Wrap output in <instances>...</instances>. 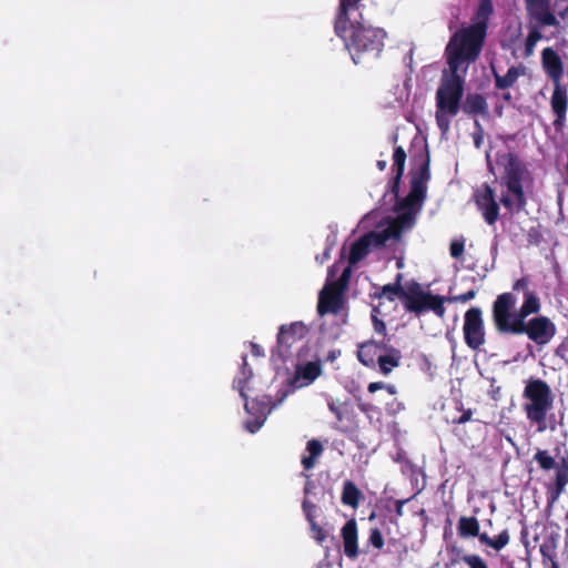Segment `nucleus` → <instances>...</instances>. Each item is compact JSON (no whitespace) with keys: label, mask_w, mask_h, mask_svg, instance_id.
<instances>
[{"label":"nucleus","mask_w":568,"mask_h":568,"mask_svg":"<svg viewBox=\"0 0 568 568\" xmlns=\"http://www.w3.org/2000/svg\"><path fill=\"white\" fill-rule=\"evenodd\" d=\"M429 178L428 162H425L417 171L412 173L409 194L397 204L396 217L379 221L373 231L351 245L349 265L358 263L372 250L385 245L388 241L397 240L403 231L413 226L420 210ZM339 268V264L336 263L329 270L326 284L320 293L317 312L321 316L325 314L344 316L343 288L351 276V266L344 267L341 277L335 280Z\"/></svg>","instance_id":"1"},{"label":"nucleus","mask_w":568,"mask_h":568,"mask_svg":"<svg viewBox=\"0 0 568 568\" xmlns=\"http://www.w3.org/2000/svg\"><path fill=\"white\" fill-rule=\"evenodd\" d=\"M514 293L497 296L493 306V318L501 333L526 334L538 345L548 344L556 334V325L546 316L526 318L540 311V300L530 288L526 277L517 280L513 285Z\"/></svg>","instance_id":"2"},{"label":"nucleus","mask_w":568,"mask_h":568,"mask_svg":"<svg viewBox=\"0 0 568 568\" xmlns=\"http://www.w3.org/2000/svg\"><path fill=\"white\" fill-rule=\"evenodd\" d=\"M483 27L474 29L470 43L465 51L463 33L450 40L446 52L449 69L443 73L439 87L436 91V123L442 134L448 133L450 122L462 109L464 92V75L470 62L479 54V41L483 37Z\"/></svg>","instance_id":"3"},{"label":"nucleus","mask_w":568,"mask_h":568,"mask_svg":"<svg viewBox=\"0 0 568 568\" xmlns=\"http://www.w3.org/2000/svg\"><path fill=\"white\" fill-rule=\"evenodd\" d=\"M497 166L501 171L496 179V187L484 185L475 194L478 210L484 220L493 225L499 216V205L496 200L510 213L519 212L526 204L523 182L527 175L524 163L513 153L498 156Z\"/></svg>","instance_id":"4"},{"label":"nucleus","mask_w":568,"mask_h":568,"mask_svg":"<svg viewBox=\"0 0 568 568\" xmlns=\"http://www.w3.org/2000/svg\"><path fill=\"white\" fill-rule=\"evenodd\" d=\"M362 0H341L335 19V32L344 41L355 64L364 55L377 57L386 33L368 24L364 18Z\"/></svg>","instance_id":"5"},{"label":"nucleus","mask_w":568,"mask_h":568,"mask_svg":"<svg viewBox=\"0 0 568 568\" xmlns=\"http://www.w3.org/2000/svg\"><path fill=\"white\" fill-rule=\"evenodd\" d=\"M320 373V365L317 363L310 362L306 365L297 367L296 375L292 381V384L285 385L278 390V398L276 402H272L270 396H265L263 399L248 400L247 393L251 388L247 383L253 374L252 371L247 368L246 357L244 356L243 366L233 384L234 388L239 390L241 397L244 399V409L250 416L244 422V428L252 434L256 433L264 425L267 415L272 409L282 404L288 394L295 388H301L313 383Z\"/></svg>","instance_id":"6"},{"label":"nucleus","mask_w":568,"mask_h":568,"mask_svg":"<svg viewBox=\"0 0 568 568\" xmlns=\"http://www.w3.org/2000/svg\"><path fill=\"white\" fill-rule=\"evenodd\" d=\"M555 394L550 386L540 378L525 382L521 408L531 426L544 433L554 423Z\"/></svg>","instance_id":"7"},{"label":"nucleus","mask_w":568,"mask_h":568,"mask_svg":"<svg viewBox=\"0 0 568 568\" xmlns=\"http://www.w3.org/2000/svg\"><path fill=\"white\" fill-rule=\"evenodd\" d=\"M396 296L403 300L407 311L417 315L427 311H433L440 318L445 315V300L443 296L433 295L430 292L424 291L416 283L408 285L406 288L388 284L378 294L379 298L385 297L388 301H394Z\"/></svg>","instance_id":"8"},{"label":"nucleus","mask_w":568,"mask_h":568,"mask_svg":"<svg viewBox=\"0 0 568 568\" xmlns=\"http://www.w3.org/2000/svg\"><path fill=\"white\" fill-rule=\"evenodd\" d=\"M529 26L558 27L565 19L568 8L556 11L550 7V0H525Z\"/></svg>","instance_id":"9"},{"label":"nucleus","mask_w":568,"mask_h":568,"mask_svg":"<svg viewBox=\"0 0 568 568\" xmlns=\"http://www.w3.org/2000/svg\"><path fill=\"white\" fill-rule=\"evenodd\" d=\"M464 336L466 344L473 349H477L484 344V322L481 317V311L479 308L473 307L466 312Z\"/></svg>","instance_id":"10"},{"label":"nucleus","mask_w":568,"mask_h":568,"mask_svg":"<svg viewBox=\"0 0 568 568\" xmlns=\"http://www.w3.org/2000/svg\"><path fill=\"white\" fill-rule=\"evenodd\" d=\"M307 334V327L301 323H292L291 325H282L277 335V352L286 358L291 355V348L303 341Z\"/></svg>","instance_id":"11"},{"label":"nucleus","mask_w":568,"mask_h":568,"mask_svg":"<svg viewBox=\"0 0 568 568\" xmlns=\"http://www.w3.org/2000/svg\"><path fill=\"white\" fill-rule=\"evenodd\" d=\"M491 12H493L491 0H481L478 11H477V21L475 23H473L471 26H469L468 28L457 31L450 40H454L458 34L463 33V40L465 41L464 45H465V51H466L469 47L470 37L473 34L474 29L477 27H483L484 32H483V37L480 38V41H479V50H480L485 34H486V20L488 19V17L490 16Z\"/></svg>","instance_id":"12"},{"label":"nucleus","mask_w":568,"mask_h":568,"mask_svg":"<svg viewBox=\"0 0 568 568\" xmlns=\"http://www.w3.org/2000/svg\"><path fill=\"white\" fill-rule=\"evenodd\" d=\"M541 65L554 84L561 83L565 65L562 59L552 48L548 47L541 51Z\"/></svg>","instance_id":"13"},{"label":"nucleus","mask_w":568,"mask_h":568,"mask_svg":"<svg viewBox=\"0 0 568 568\" xmlns=\"http://www.w3.org/2000/svg\"><path fill=\"white\" fill-rule=\"evenodd\" d=\"M552 112L556 114L554 125L556 129H561L566 122V113L568 109V93L562 83L554 84V92L550 99Z\"/></svg>","instance_id":"14"},{"label":"nucleus","mask_w":568,"mask_h":568,"mask_svg":"<svg viewBox=\"0 0 568 568\" xmlns=\"http://www.w3.org/2000/svg\"><path fill=\"white\" fill-rule=\"evenodd\" d=\"M344 552L348 558H355L358 555L357 548V526L355 520H348L342 528Z\"/></svg>","instance_id":"15"},{"label":"nucleus","mask_w":568,"mask_h":568,"mask_svg":"<svg viewBox=\"0 0 568 568\" xmlns=\"http://www.w3.org/2000/svg\"><path fill=\"white\" fill-rule=\"evenodd\" d=\"M382 354V346L375 341H368L359 345L357 356L358 359L366 366H372Z\"/></svg>","instance_id":"16"},{"label":"nucleus","mask_w":568,"mask_h":568,"mask_svg":"<svg viewBox=\"0 0 568 568\" xmlns=\"http://www.w3.org/2000/svg\"><path fill=\"white\" fill-rule=\"evenodd\" d=\"M527 68L523 64L514 65L508 69L505 75L495 73L496 85L499 89H507L515 84L519 77L526 74Z\"/></svg>","instance_id":"17"},{"label":"nucleus","mask_w":568,"mask_h":568,"mask_svg":"<svg viewBox=\"0 0 568 568\" xmlns=\"http://www.w3.org/2000/svg\"><path fill=\"white\" fill-rule=\"evenodd\" d=\"M462 110L467 114H485L487 113V103L480 94H468L462 105Z\"/></svg>","instance_id":"18"},{"label":"nucleus","mask_w":568,"mask_h":568,"mask_svg":"<svg viewBox=\"0 0 568 568\" xmlns=\"http://www.w3.org/2000/svg\"><path fill=\"white\" fill-rule=\"evenodd\" d=\"M457 529L462 537H475L479 532V523L475 517H462Z\"/></svg>","instance_id":"19"},{"label":"nucleus","mask_w":568,"mask_h":568,"mask_svg":"<svg viewBox=\"0 0 568 568\" xmlns=\"http://www.w3.org/2000/svg\"><path fill=\"white\" fill-rule=\"evenodd\" d=\"M405 160H406L405 151L403 150V148L397 146L393 154L394 169L396 171V175L394 178V185H393L394 192H396L399 181H400V178L404 173Z\"/></svg>","instance_id":"20"},{"label":"nucleus","mask_w":568,"mask_h":568,"mask_svg":"<svg viewBox=\"0 0 568 568\" xmlns=\"http://www.w3.org/2000/svg\"><path fill=\"white\" fill-rule=\"evenodd\" d=\"M399 358H400V355L397 351H392L387 355H383V354L378 355L377 363H378L381 372L384 375L389 374L394 367L398 366Z\"/></svg>","instance_id":"21"},{"label":"nucleus","mask_w":568,"mask_h":568,"mask_svg":"<svg viewBox=\"0 0 568 568\" xmlns=\"http://www.w3.org/2000/svg\"><path fill=\"white\" fill-rule=\"evenodd\" d=\"M359 490L352 481H345L343 486L342 501L345 505L356 507L359 498Z\"/></svg>","instance_id":"22"},{"label":"nucleus","mask_w":568,"mask_h":568,"mask_svg":"<svg viewBox=\"0 0 568 568\" xmlns=\"http://www.w3.org/2000/svg\"><path fill=\"white\" fill-rule=\"evenodd\" d=\"M528 28L529 33L525 42V57H530L535 51L537 42L542 39V34L538 26H528Z\"/></svg>","instance_id":"23"},{"label":"nucleus","mask_w":568,"mask_h":568,"mask_svg":"<svg viewBox=\"0 0 568 568\" xmlns=\"http://www.w3.org/2000/svg\"><path fill=\"white\" fill-rule=\"evenodd\" d=\"M556 491L560 495L566 485L568 484V460H562L560 465L556 466Z\"/></svg>","instance_id":"24"},{"label":"nucleus","mask_w":568,"mask_h":568,"mask_svg":"<svg viewBox=\"0 0 568 568\" xmlns=\"http://www.w3.org/2000/svg\"><path fill=\"white\" fill-rule=\"evenodd\" d=\"M535 459L542 469L549 470L556 467L555 459L546 450H538L535 455Z\"/></svg>","instance_id":"25"},{"label":"nucleus","mask_w":568,"mask_h":568,"mask_svg":"<svg viewBox=\"0 0 568 568\" xmlns=\"http://www.w3.org/2000/svg\"><path fill=\"white\" fill-rule=\"evenodd\" d=\"M462 561H464L469 568H488L485 560L478 555H464L462 557Z\"/></svg>","instance_id":"26"},{"label":"nucleus","mask_w":568,"mask_h":568,"mask_svg":"<svg viewBox=\"0 0 568 568\" xmlns=\"http://www.w3.org/2000/svg\"><path fill=\"white\" fill-rule=\"evenodd\" d=\"M328 408L335 415L338 422H343L345 414L347 412L346 406L344 404L331 399L328 402Z\"/></svg>","instance_id":"27"},{"label":"nucleus","mask_w":568,"mask_h":568,"mask_svg":"<svg viewBox=\"0 0 568 568\" xmlns=\"http://www.w3.org/2000/svg\"><path fill=\"white\" fill-rule=\"evenodd\" d=\"M367 389L369 393H375L378 389H385L390 396H394L397 393L396 387L394 385L385 384L382 382L371 383Z\"/></svg>","instance_id":"28"},{"label":"nucleus","mask_w":568,"mask_h":568,"mask_svg":"<svg viewBox=\"0 0 568 568\" xmlns=\"http://www.w3.org/2000/svg\"><path fill=\"white\" fill-rule=\"evenodd\" d=\"M302 507L308 523L313 524V519H315L316 506L311 503L308 498H304Z\"/></svg>","instance_id":"29"},{"label":"nucleus","mask_w":568,"mask_h":568,"mask_svg":"<svg viewBox=\"0 0 568 568\" xmlns=\"http://www.w3.org/2000/svg\"><path fill=\"white\" fill-rule=\"evenodd\" d=\"M509 542V535L507 530L501 531L497 538L493 539L491 548L495 550L503 549Z\"/></svg>","instance_id":"30"},{"label":"nucleus","mask_w":568,"mask_h":568,"mask_svg":"<svg viewBox=\"0 0 568 568\" xmlns=\"http://www.w3.org/2000/svg\"><path fill=\"white\" fill-rule=\"evenodd\" d=\"M369 542L377 549H381L384 546L383 536L377 528L371 530Z\"/></svg>","instance_id":"31"},{"label":"nucleus","mask_w":568,"mask_h":568,"mask_svg":"<svg viewBox=\"0 0 568 568\" xmlns=\"http://www.w3.org/2000/svg\"><path fill=\"white\" fill-rule=\"evenodd\" d=\"M475 297V291L470 290L464 294H460V295H456V296H452L449 298H445L443 297L445 301H449V302H453V303H457V302H460V303H466L470 300H473Z\"/></svg>","instance_id":"32"},{"label":"nucleus","mask_w":568,"mask_h":568,"mask_svg":"<svg viewBox=\"0 0 568 568\" xmlns=\"http://www.w3.org/2000/svg\"><path fill=\"white\" fill-rule=\"evenodd\" d=\"M306 450L310 454L308 456L317 458L322 454L323 447L320 442L313 439L307 443Z\"/></svg>","instance_id":"33"},{"label":"nucleus","mask_w":568,"mask_h":568,"mask_svg":"<svg viewBox=\"0 0 568 568\" xmlns=\"http://www.w3.org/2000/svg\"><path fill=\"white\" fill-rule=\"evenodd\" d=\"M464 252V241L454 240L450 243V255L455 258L460 257Z\"/></svg>","instance_id":"34"},{"label":"nucleus","mask_w":568,"mask_h":568,"mask_svg":"<svg viewBox=\"0 0 568 568\" xmlns=\"http://www.w3.org/2000/svg\"><path fill=\"white\" fill-rule=\"evenodd\" d=\"M376 313H377V310L376 307L373 310V324H374V328L377 333L379 334H385V331H386V326L384 324L383 321L378 320L376 317Z\"/></svg>","instance_id":"35"},{"label":"nucleus","mask_w":568,"mask_h":568,"mask_svg":"<svg viewBox=\"0 0 568 568\" xmlns=\"http://www.w3.org/2000/svg\"><path fill=\"white\" fill-rule=\"evenodd\" d=\"M376 220H377V213L372 212V213L367 214V215L363 219V221H362V225H363L364 227H367V226L372 225L373 223H375V222H376Z\"/></svg>","instance_id":"36"},{"label":"nucleus","mask_w":568,"mask_h":568,"mask_svg":"<svg viewBox=\"0 0 568 568\" xmlns=\"http://www.w3.org/2000/svg\"><path fill=\"white\" fill-rule=\"evenodd\" d=\"M315 459L313 456H304L302 458V464L305 469H311L315 465Z\"/></svg>","instance_id":"37"},{"label":"nucleus","mask_w":568,"mask_h":568,"mask_svg":"<svg viewBox=\"0 0 568 568\" xmlns=\"http://www.w3.org/2000/svg\"><path fill=\"white\" fill-rule=\"evenodd\" d=\"M314 489H315V484L312 480L307 479L305 487H304L305 498H308V496L312 494V491Z\"/></svg>","instance_id":"38"},{"label":"nucleus","mask_w":568,"mask_h":568,"mask_svg":"<svg viewBox=\"0 0 568 568\" xmlns=\"http://www.w3.org/2000/svg\"><path fill=\"white\" fill-rule=\"evenodd\" d=\"M479 537L480 542L491 547L493 538L488 537L487 534L477 535Z\"/></svg>","instance_id":"39"},{"label":"nucleus","mask_w":568,"mask_h":568,"mask_svg":"<svg viewBox=\"0 0 568 568\" xmlns=\"http://www.w3.org/2000/svg\"><path fill=\"white\" fill-rule=\"evenodd\" d=\"M471 417V413L470 410H467L465 413H463V415L457 419V423L458 424H464L466 422H468Z\"/></svg>","instance_id":"40"},{"label":"nucleus","mask_w":568,"mask_h":568,"mask_svg":"<svg viewBox=\"0 0 568 568\" xmlns=\"http://www.w3.org/2000/svg\"><path fill=\"white\" fill-rule=\"evenodd\" d=\"M329 252H331V247H327L324 253L322 254V256H316V260L323 264L328 257H329Z\"/></svg>","instance_id":"41"},{"label":"nucleus","mask_w":568,"mask_h":568,"mask_svg":"<svg viewBox=\"0 0 568 568\" xmlns=\"http://www.w3.org/2000/svg\"><path fill=\"white\" fill-rule=\"evenodd\" d=\"M251 348H252V353L255 355V356H261L263 355V349L256 345V344H251Z\"/></svg>","instance_id":"42"},{"label":"nucleus","mask_w":568,"mask_h":568,"mask_svg":"<svg viewBox=\"0 0 568 568\" xmlns=\"http://www.w3.org/2000/svg\"><path fill=\"white\" fill-rule=\"evenodd\" d=\"M314 538L320 542L324 540L325 536L322 529H318V531L314 534Z\"/></svg>","instance_id":"43"},{"label":"nucleus","mask_w":568,"mask_h":568,"mask_svg":"<svg viewBox=\"0 0 568 568\" xmlns=\"http://www.w3.org/2000/svg\"><path fill=\"white\" fill-rule=\"evenodd\" d=\"M494 382H495V381H494V379H491V397H493L494 399H497V394H498V392H499V387L495 388V387H494Z\"/></svg>","instance_id":"44"},{"label":"nucleus","mask_w":568,"mask_h":568,"mask_svg":"<svg viewBox=\"0 0 568 568\" xmlns=\"http://www.w3.org/2000/svg\"><path fill=\"white\" fill-rule=\"evenodd\" d=\"M386 165H387V163H386V161H385V160H379V161H377V166H378V169H379L381 171L385 170Z\"/></svg>","instance_id":"45"},{"label":"nucleus","mask_w":568,"mask_h":568,"mask_svg":"<svg viewBox=\"0 0 568 568\" xmlns=\"http://www.w3.org/2000/svg\"><path fill=\"white\" fill-rule=\"evenodd\" d=\"M311 525V528L313 530V532H317L318 529H321V527L315 523V520L313 519V524H310Z\"/></svg>","instance_id":"46"}]
</instances>
